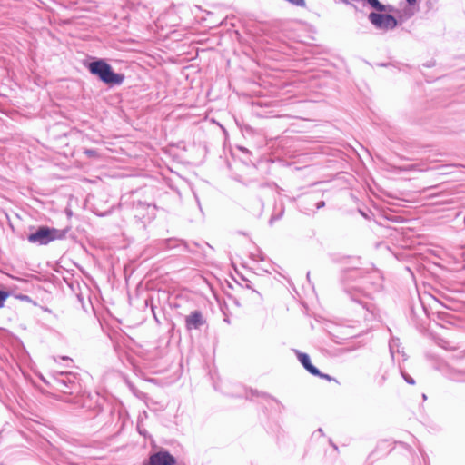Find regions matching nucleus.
<instances>
[{
    "label": "nucleus",
    "mask_w": 465,
    "mask_h": 465,
    "mask_svg": "<svg viewBox=\"0 0 465 465\" xmlns=\"http://www.w3.org/2000/svg\"><path fill=\"white\" fill-rule=\"evenodd\" d=\"M18 299H20L21 301H26V302L30 301V297L27 295H25V294H20L18 296Z\"/></svg>",
    "instance_id": "nucleus-23"
},
{
    "label": "nucleus",
    "mask_w": 465,
    "mask_h": 465,
    "mask_svg": "<svg viewBox=\"0 0 465 465\" xmlns=\"http://www.w3.org/2000/svg\"><path fill=\"white\" fill-rule=\"evenodd\" d=\"M152 312H153V318H154L155 322H156L157 323H160V321H159V319H158V315H156V313H155V312H154V308H153V307H152Z\"/></svg>",
    "instance_id": "nucleus-26"
},
{
    "label": "nucleus",
    "mask_w": 465,
    "mask_h": 465,
    "mask_svg": "<svg viewBox=\"0 0 465 465\" xmlns=\"http://www.w3.org/2000/svg\"><path fill=\"white\" fill-rule=\"evenodd\" d=\"M420 309L422 311L424 314H426L425 308L421 304H420Z\"/></svg>",
    "instance_id": "nucleus-30"
},
{
    "label": "nucleus",
    "mask_w": 465,
    "mask_h": 465,
    "mask_svg": "<svg viewBox=\"0 0 465 465\" xmlns=\"http://www.w3.org/2000/svg\"><path fill=\"white\" fill-rule=\"evenodd\" d=\"M316 198L315 193L304 194L301 200V210L307 214H310L311 213L314 214L315 211L312 210L311 206L314 203Z\"/></svg>",
    "instance_id": "nucleus-9"
},
{
    "label": "nucleus",
    "mask_w": 465,
    "mask_h": 465,
    "mask_svg": "<svg viewBox=\"0 0 465 465\" xmlns=\"http://www.w3.org/2000/svg\"><path fill=\"white\" fill-rule=\"evenodd\" d=\"M251 396L252 397H253V396L262 397V399H264L266 401L267 403H270L271 401H273L279 407L283 408L282 404L278 400H276L275 398H273L272 396H271V395H269V394H267L265 392H259L258 391L251 390Z\"/></svg>",
    "instance_id": "nucleus-13"
},
{
    "label": "nucleus",
    "mask_w": 465,
    "mask_h": 465,
    "mask_svg": "<svg viewBox=\"0 0 465 465\" xmlns=\"http://www.w3.org/2000/svg\"><path fill=\"white\" fill-rule=\"evenodd\" d=\"M155 205L149 204L140 200L134 202L133 204V213L134 218L143 224L151 222L155 217Z\"/></svg>",
    "instance_id": "nucleus-6"
},
{
    "label": "nucleus",
    "mask_w": 465,
    "mask_h": 465,
    "mask_svg": "<svg viewBox=\"0 0 465 465\" xmlns=\"http://www.w3.org/2000/svg\"><path fill=\"white\" fill-rule=\"evenodd\" d=\"M85 66L91 74L109 86L121 85L124 81V74L115 73L112 65L103 58H94Z\"/></svg>",
    "instance_id": "nucleus-2"
},
{
    "label": "nucleus",
    "mask_w": 465,
    "mask_h": 465,
    "mask_svg": "<svg viewBox=\"0 0 465 465\" xmlns=\"http://www.w3.org/2000/svg\"><path fill=\"white\" fill-rule=\"evenodd\" d=\"M282 214H283V209L281 210L279 214L272 215V217L270 218L269 223L272 225L273 223V222L280 220L282 218Z\"/></svg>",
    "instance_id": "nucleus-19"
},
{
    "label": "nucleus",
    "mask_w": 465,
    "mask_h": 465,
    "mask_svg": "<svg viewBox=\"0 0 465 465\" xmlns=\"http://www.w3.org/2000/svg\"><path fill=\"white\" fill-rule=\"evenodd\" d=\"M69 229H56L46 225L38 226L35 232L27 235L29 242L37 245H47L53 241L65 238Z\"/></svg>",
    "instance_id": "nucleus-3"
},
{
    "label": "nucleus",
    "mask_w": 465,
    "mask_h": 465,
    "mask_svg": "<svg viewBox=\"0 0 465 465\" xmlns=\"http://www.w3.org/2000/svg\"><path fill=\"white\" fill-rule=\"evenodd\" d=\"M401 373L402 378L404 379V381L407 383H409L411 385L415 384V380L410 374H408L407 372H405L403 371H401Z\"/></svg>",
    "instance_id": "nucleus-17"
},
{
    "label": "nucleus",
    "mask_w": 465,
    "mask_h": 465,
    "mask_svg": "<svg viewBox=\"0 0 465 465\" xmlns=\"http://www.w3.org/2000/svg\"><path fill=\"white\" fill-rule=\"evenodd\" d=\"M196 201H197V203H198L199 207L201 208V205H200V201H199V199H198V198H196Z\"/></svg>",
    "instance_id": "nucleus-32"
},
{
    "label": "nucleus",
    "mask_w": 465,
    "mask_h": 465,
    "mask_svg": "<svg viewBox=\"0 0 465 465\" xmlns=\"http://www.w3.org/2000/svg\"><path fill=\"white\" fill-rule=\"evenodd\" d=\"M449 378L456 382H465V368H451L448 373Z\"/></svg>",
    "instance_id": "nucleus-11"
},
{
    "label": "nucleus",
    "mask_w": 465,
    "mask_h": 465,
    "mask_svg": "<svg viewBox=\"0 0 465 465\" xmlns=\"http://www.w3.org/2000/svg\"><path fill=\"white\" fill-rule=\"evenodd\" d=\"M242 281H243V282H244V283H245L244 287H245L246 289L251 290V291H252V292L253 294H255V296L257 297V299H258L259 301H261V300H262V295L260 294V292H259L258 291H256L255 289H253V288H252V285L251 281H249V280H248V279H246V278H242Z\"/></svg>",
    "instance_id": "nucleus-15"
},
{
    "label": "nucleus",
    "mask_w": 465,
    "mask_h": 465,
    "mask_svg": "<svg viewBox=\"0 0 465 465\" xmlns=\"http://www.w3.org/2000/svg\"><path fill=\"white\" fill-rule=\"evenodd\" d=\"M206 323L201 311H193L185 317V327L188 331L198 330Z\"/></svg>",
    "instance_id": "nucleus-7"
},
{
    "label": "nucleus",
    "mask_w": 465,
    "mask_h": 465,
    "mask_svg": "<svg viewBox=\"0 0 465 465\" xmlns=\"http://www.w3.org/2000/svg\"><path fill=\"white\" fill-rule=\"evenodd\" d=\"M110 415L113 420L117 419V422L115 425L120 423L119 428L122 429L124 425V419H125L124 414L121 411H116V410L111 409Z\"/></svg>",
    "instance_id": "nucleus-14"
},
{
    "label": "nucleus",
    "mask_w": 465,
    "mask_h": 465,
    "mask_svg": "<svg viewBox=\"0 0 465 465\" xmlns=\"http://www.w3.org/2000/svg\"><path fill=\"white\" fill-rule=\"evenodd\" d=\"M43 382H45V384H49L48 381H46L45 379H42Z\"/></svg>",
    "instance_id": "nucleus-33"
},
{
    "label": "nucleus",
    "mask_w": 465,
    "mask_h": 465,
    "mask_svg": "<svg viewBox=\"0 0 465 465\" xmlns=\"http://www.w3.org/2000/svg\"><path fill=\"white\" fill-rule=\"evenodd\" d=\"M317 377H320V378H322V379H325L327 381H331L332 378L329 375V374H325V373H322L320 371V375H316Z\"/></svg>",
    "instance_id": "nucleus-20"
},
{
    "label": "nucleus",
    "mask_w": 465,
    "mask_h": 465,
    "mask_svg": "<svg viewBox=\"0 0 465 465\" xmlns=\"http://www.w3.org/2000/svg\"><path fill=\"white\" fill-rule=\"evenodd\" d=\"M165 245L169 249L179 248V249H182L184 251H188L190 252H194V250L193 248H191V246L188 244V242H186L183 240H180V239H173V238L167 239V240H165Z\"/></svg>",
    "instance_id": "nucleus-10"
},
{
    "label": "nucleus",
    "mask_w": 465,
    "mask_h": 465,
    "mask_svg": "<svg viewBox=\"0 0 465 465\" xmlns=\"http://www.w3.org/2000/svg\"><path fill=\"white\" fill-rule=\"evenodd\" d=\"M330 443H331V445L333 447V449H334L335 450H338V447H337V445H336V444H334V443L331 441V440H330Z\"/></svg>",
    "instance_id": "nucleus-29"
},
{
    "label": "nucleus",
    "mask_w": 465,
    "mask_h": 465,
    "mask_svg": "<svg viewBox=\"0 0 465 465\" xmlns=\"http://www.w3.org/2000/svg\"><path fill=\"white\" fill-rule=\"evenodd\" d=\"M53 385L64 393L74 394L81 391L80 380L71 371H55L52 374Z\"/></svg>",
    "instance_id": "nucleus-4"
},
{
    "label": "nucleus",
    "mask_w": 465,
    "mask_h": 465,
    "mask_svg": "<svg viewBox=\"0 0 465 465\" xmlns=\"http://www.w3.org/2000/svg\"><path fill=\"white\" fill-rule=\"evenodd\" d=\"M422 398H423V400H426L427 396L425 394H422Z\"/></svg>",
    "instance_id": "nucleus-34"
},
{
    "label": "nucleus",
    "mask_w": 465,
    "mask_h": 465,
    "mask_svg": "<svg viewBox=\"0 0 465 465\" xmlns=\"http://www.w3.org/2000/svg\"><path fill=\"white\" fill-rule=\"evenodd\" d=\"M316 432H319L320 434H323V431H322V429H318V430H316Z\"/></svg>",
    "instance_id": "nucleus-31"
},
{
    "label": "nucleus",
    "mask_w": 465,
    "mask_h": 465,
    "mask_svg": "<svg viewBox=\"0 0 465 465\" xmlns=\"http://www.w3.org/2000/svg\"><path fill=\"white\" fill-rule=\"evenodd\" d=\"M343 2H344L345 4H349V1H348V0H343Z\"/></svg>",
    "instance_id": "nucleus-36"
},
{
    "label": "nucleus",
    "mask_w": 465,
    "mask_h": 465,
    "mask_svg": "<svg viewBox=\"0 0 465 465\" xmlns=\"http://www.w3.org/2000/svg\"><path fill=\"white\" fill-rule=\"evenodd\" d=\"M307 279H310V272H307Z\"/></svg>",
    "instance_id": "nucleus-35"
},
{
    "label": "nucleus",
    "mask_w": 465,
    "mask_h": 465,
    "mask_svg": "<svg viewBox=\"0 0 465 465\" xmlns=\"http://www.w3.org/2000/svg\"><path fill=\"white\" fill-rule=\"evenodd\" d=\"M143 465H183L177 462V459L165 448L153 446Z\"/></svg>",
    "instance_id": "nucleus-5"
},
{
    "label": "nucleus",
    "mask_w": 465,
    "mask_h": 465,
    "mask_svg": "<svg viewBox=\"0 0 465 465\" xmlns=\"http://www.w3.org/2000/svg\"><path fill=\"white\" fill-rule=\"evenodd\" d=\"M403 170H405V171L416 170V165L415 164H410V165L404 167Z\"/></svg>",
    "instance_id": "nucleus-24"
},
{
    "label": "nucleus",
    "mask_w": 465,
    "mask_h": 465,
    "mask_svg": "<svg viewBox=\"0 0 465 465\" xmlns=\"http://www.w3.org/2000/svg\"><path fill=\"white\" fill-rule=\"evenodd\" d=\"M84 154L90 158H94L98 156V153L95 149H85Z\"/></svg>",
    "instance_id": "nucleus-18"
},
{
    "label": "nucleus",
    "mask_w": 465,
    "mask_h": 465,
    "mask_svg": "<svg viewBox=\"0 0 465 465\" xmlns=\"http://www.w3.org/2000/svg\"><path fill=\"white\" fill-rule=\"evenodd\" d=\"M417 0H406V2L408 3L409 5H415Z\"/></svg>",
    "instance_id": "nucleus-27"
},
{
    "label": "nucleus",
    "mask_w": 465,
    "mask_h": 465,
    "mask_svg": "<svg viewBox=\"0 0 465 465\" xmlns=\"http://www.w3.org/2000/svg\"><path fill=\"white\" fill-rule=\"evenodd\" d=\"M389 348H390V353L393 360L395 358L396 353L401 354L403 357V360H406L403 351L401 350V343H400V340L398 338H391V340L390 341V343H389Z\"/></svg>",
    "instance_id": "nucleus-12"
},
{
    "label": "nucleus",
    "mask_w": 465,
    "mask_h": 465,
    "mask_svg": "<svg viewBox=\"0 0 465 465\" xmlns=\"http://www.w3.org/2000/svg\"><path fill=\"white\" fill-rule=\"evenodd\" d=\"M294 351L300 363L309 373L312 375H320V370L311 362L309 354L298 350H295Z\"/></svg>",
    "instance_id": "nucleus-8"
},
{
    "label": "nucleus",
    "mask_w": 465,
    "mask_h": 465,
    "mask_svg": "<svg viewBox=\"0 0 465 465\" xmlns=\"http://www.w3.org/2000/svg\"><path fill=\"white\" fill-rule=\"evenodd\" d=\"M137 430L140 435L146 437V430L144 429H142L140 425H137Z\"/></svg>",
    "instance_id": "nucleus-22"
},
{
    "label": "nucleus",
    "mask_w": 465,
    "mask_h": 465,
    "mask_svg": "<svg viewBox=\"0 0 465 465\" xmlns=\"http://www.w3.org/2000/svg\"><path fill=\"white\" fill-rule=\"evenodd\" d=\"M371 273L361 268H347L341 281L343 291L351 302L373 314L374 305L367 300L366 288L371 283Z\"/></svg>",
    "instance_id": "nucleus-1"
},
{
    "label": "nucleus",
    "mask_w": 465,
    "mask_h": 465,
    "mask_svg": "<svg viewBox=\"0 0 465 465\" xmlns=\"http://www.w3.org/2000/svg\"><path fill=\"white\" fill-rule=\"evenodd\" d=\"M314 204H315L316 209H321L325 206V202L322 200V201L316 202Z\"/></svg>",
    "instance_id": "nucleus-21"
},
{
    "label": "nucleus",
    "mask_w": 465,
    "mask_h": 465,
    "mask_svg": "<svg viewBox=\"0 0 465 465\" xmlns=\"http://www.w3.org/2000/svg\"><path fill=\"white\" fill-rule=\"evenodd\" d=\"M10 296V292L5 290H0V309L4 307L5 301Z\"/></svg>",
    "instance_id": "nucleus-16"
},
{
    "label": "nucleus",
    "mask_w": 465,
    "mask_h": 465,
    "mask_svg": "<svg viewBox=\"0 0 465 465\" xmlns=\"http://www.w3.org/2000/svg\"><path fill=\"white\" fill-rule=\"evenodd\" d=\"M63 361H72V360L68 356H63L61 357Z\"/></svg>",
    "instance_id": "nucleus-28"
},
{
    "label": "nucleus",
    "mask_w": 465,
    "mask_h": 465,
    "mask_svg": "<svg viewBox=\"0 0 465 465\" xmlns=\"http://www.w3.org/2000/svg\"><path fill=\"white\" fill-rule=\"evenodd\" d=\"M411 317H413V318H416V317H417V312H416V308H415V306H411Z\"/></svg>",
    "instance_id": "nucleus-25"
}]
</instances>
